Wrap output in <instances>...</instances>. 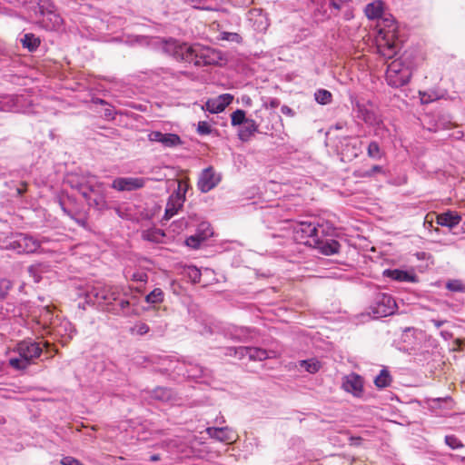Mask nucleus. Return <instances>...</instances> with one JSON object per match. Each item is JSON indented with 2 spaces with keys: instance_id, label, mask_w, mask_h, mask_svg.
Here are the masks:
<instances>
[{
  "instance_id": "f257e3e1",
  "label": "nucleus",
  "mask_w": 465,
  "mask_h": 465,
  "mask_svg": "<svg viewBox=\"0 0 465 465\" xmlns=\"http://www.w3.org/2000/svg\"><path fill=\"white\" fill-rule=\"evenodd\" d=\"M163 50L176 60L193 63L195 66L217 64L222 60L218 50L198 44L190 45L174 39L165 41Z\"/></svg>"
},
{
  "instance_id": "f03ea898",
  "label": "nucleus",
  "mask_w": 465,
  "mask_h": 465,
  "mask_svg": "<svg viewBox=\"0 0 465 465\" xmlns=\"http://www.w3.org/2000/svg\"><path fill=\"white\" fill-rule=\"evenodd\" d=\"M15 356L10 357L9 365L17 371H23L35 362L43 353V346L33 340H25L15 346Z\"/></svg>"
},
{
  "instance_id": "7ed1b4c3",
  "label": "nucleus",
  "mask_w": 465,
  "mask_h": 465,
  "mask_svg": "<svg viewBox=\"0 0 465 465\" xmlns=\"http://www.w3.org/2000/svg\"><path fill=\"white\" fill-rule=\"evenodd\" d=\"M122 292L124 296H129V293L124 292V289L120 286H106L97 284L87 290L86 299L89 302L99 304L104 303L107 305V308H109L115 304L114 302L118 301Z\"/></svg>"
},
{
  "instance_id": "20e7f679",
  "label": "nucleus",
  "mask_w": 465,
  "mask_h": 465,
  "mask_svg": "<svg viewBox=\"0 0 465 465\" xmlns=\"http://www.w3.org/2000/svg\"><path fill=\"white\" fill-rule=\"evenodd\" d=\"M411 75L412 71L411 67L405 64L401 59H395L388 64L386 81L393 88H399L407 84Z\"/></svg>"
},
{
  "instance_id": "39448f33",
  "label": "nucleus",
  "mask_w": 465,
  "mask_h": 465,
  "mask_svg": "<svg viewBox=\"0 0 465 465\" xmlns=\"http://www.w3.org/2000/svg\"><path fill=\"white\" fill-rule=\"evenodd\" d=\"M5 249L15 251L18 254H31L40 250V242L31 234L17 233Z\"/></svg>"
},
{
  "instance_id": "423d86ee",
  "label": "nucleus",
  "mask_w": 465,
  "mask_h": 465,
  "mask_svg": "<svg viewBox=\"0 0 465 465\" xmlns=\"http://www.w3.org/2000/svg\"><path fill=\"white\" fill-rule=\"evenodd\" d=\"M320 232H323L322 227H317L315 224L308 222H300L293 227L294 239L305 245L312 246L317 244V238Z\"/></svg>"
},
{
  "instance_id": "0eeeda50",
  "label": "nucleus",
  "mask_w": 465,
  "mask_h": 465,
  "mask_svg": "<svg viewBox=\"0 0 465 465\" xmlns=\"http://www.w3.org/2000/svg\"><path fill=\"white\" fill-rule=\"evenodd\" d=\"M396 308V302L391 295L380 292L375 296L372 304L370 306L369 313L373 318L378 319L393 314Z\"/></svg>"
},
{
  "instance_id": "6e6552de",
  "label": "nucleus",
  "mask_w": 465,
  "mask_h": 465,
  "mask_svg": "<svg viewBox=\"0 0 465 465\" xmlns=\"http://www.w3.org/2000/svg\"><path fill=\"white\" fill-rule=\"evenodd\" d=\"M37 24L48 31L59 30L63 25V19L53 9L46 8L45 5H38L35 11Z\"/></svg>"
},
{
  "instance_id": "1a4fd4ad",
  "label": "nucleus",
  "mask_w": 465,
  "mask_h": 465,
  "mask_svg": "<svg viewBox=\"0 0 465 465\" xmlns=\"http://www.w3.org/2000/svg\"><path fill=\"white\" fill-rule=\"evenodd\" d=\"M67 183L73 187L76 188L84 198L88 197V192H95L96 185L99 183L96 177L87 174L72 173L67 176Z\"/></svg>"
},
{
  "instance_id": "9d476101",
  "label": "nucleus",
  "mask_w": 465,
  "mask_h": 465,
  "mask_svg": "<svg viewBox=\"0 0 465 465\" xmlns=\"http://www.w3.org/2000/svg\"><path fill=\"white\" fill-rule=\"evenodd\" d=\"M230 351H233L234 355L238 356L240 359L248 357L252 361H263L268 358L272 357V354H274V351H267L266 350L257 348V347H238V348H230Z\"/></svg>"
},
{
  "instance_id": "9b49d317",
  "label": "nucleus",
  "mask_w": 465,
  "mask_h": 465,
  "mask_svg": "<svg viewBox=\"0 0 465 465\" xmlns=\"http://www.w3.org/2000/svg\"><path fill=\"white\" fill-rule=\"evenodd\" d=\"M362 142L356 138H344L341 143V155L344 162H351L361 153Z\"/></svg>"
},
{
  "instance_id": "f8f14e48",
  "label": "nucleus",
  "mask_w": 465,
  "mask_h": 465,
  "mask_svg": "<svg viewBox=\"0 0 465 465\" xmlns=\"http://www.w3.org/2000/svg\"><path fill=\"white\" fill-rule=\"evenodd\" d=\"M221 181V175L216 173L213 167H208L201 173L197 186L202 193H208Z\"/></svg>"
},
{
  "instance_id": "ddd939ff",
  "label": "nucleus",
  "mask_w": 465,
  "mask_h": 465,
  "mask_svg": "<svg viewBox=\"0 0 465 465\" xmlns=\"http://www.w3.org/2000/svg\"><path fill=\"white\" fill-rule=\"evenodd\" d=\"M52 331L54 335L62 338V342L65 344L74 337L75 329L68 320H55L50 322Z\"/></svg>"
},
{
  "instance_id": "4468645a",
  "label": "nucleus",
  "mask_w": 465,
  "mask_h": 465,
  "mask_svg": "<svg viewBox=\"0 0 465 465\" xmlns=\"http://www.w3.org/2000/svg\"><path fill=\"white\" fill-rule=\"evenodd\" d=\"M147 179L143 177H118L112 183V188L123 191H134L143 188Z\"/></svg>"
},
{
  "instance_id": "2eb2a0df",
  "label": "nucleus",
  "mask_w": 465,
  "mask_h": 465,
  "mask_svg": "<svg viewBox=\"0 0 465 465\" xmlns=\"http://www.w3.org/2000/svg\"><path fill=\"white\" fill-rule=\"evenodd\" d=\"M206 433L210 438L225 443H232L237 439L236 433L230 427H208Z\"/></svg>"
},
{
  "instance_id": "dca6fc26",
  "label": "nucleus",
  "mask_w": 465,
  "mask_h": 465,
  "mask_svg": "<svg viewBox=\"0 0 465 465\" xmlns=\"http://www.w3.org/2000/svg\"><path fill=\"white\" fill-rule=\"evenodd\" d=\"M233 100V96L230 94H223L215 98L209 99L203 106V110L211 114H218L223 112Z\"/></svg>"
},
{
  "instance_id": "f3484780",
  "label": "nucleus",
  "mask_w": 465,
  "mask_h": 465,
  "mask_svg": "<svg viewBox=\"0 0 465 465\" xmlns=\"http://www.w3.org/2000/svg\"><path fill=\"white\" fill-rule=\"evenodd\" d=\"M148 139L151 142H156L163 144L164 147H176L182 143L179 135L175 134H163L159 131H153L148 134Z\"/></svg>"
},
{
  "instance_id": "a211bd4d",
  "label": "nucleus",
  "mask_w": 465,
  "mask_h": 465,
  "mask_svg": "<svg viewBox=\"0 0 465 465\" xmlns=\"http://www.w3.org/2000/svg\"><path fill=\"white\" fill-rule=\"evenodd\" d=\"M342 388L346 391L352 393L354 396L359 397L361 395L363 391L362 378L356 373H351L345 376L342 382Z\"/></svg>"
},
{
  "instance_id": "6ab92c4d",
  "label": "nucleus",
  "mask_w": 465,
  "mask_h": 465,
  "mask_svg": "<svg viewBox=\"0 0 465 465\" xmlns=\"http://www.w3.org/2000/svg\"><path fill=\"white\" fill-rule=\"evenodd\" d=\"M184 201L185 197H181L179 193H172L166 203L163 219L170 220L183 207Z\"/></svg>"
},
{
  "instance_id": "aec40b11",
  "label": "nucleus",
  "mask_w": 465,
  "mask_h": 465,
  "mask_svg": "<svg viewBox=\"0 0 465 465\" xmlns=\"http://www.w3.org/2000/svg\"><path fill=\"white\" fill-rule=\"evenodd\" d=\"M354 110L357 117L364 121L366 124L371 125L379 124L375 113L368 106L367 104L357 101Z\"/></svg>"
},
{
  "instance_id": "412c9836",
  "label": "nucleus",
  "mask_w": 465,
  "mask_h": 465,
  "mask_svg": "<svg viewBox=\"0 0 465 465\" xmlns=\"http://www.w3.org/2000/svg\"><path fill=\"white\" fill-rule=\"evenodd\" d=\"M96 189L95 192H88V197L84 199L88 202L89 205L103 210L106 207L104 184L99 183L96 185Z\"/></svg>"
},
{
  "instance_id": "4be33fe9",
  "label": "nucleus",
  "mask_w": 465,
  "mask_h": 465,
  "mask_svg": "<svg viewBox=\"0 0 465 465\" xmlns=\"http://www.w3.org/2000/svg\"><path fill=\"white\" fill-rule=\"evenodd\" d=\"M337 16L329 7L327 0H319L312 13V17L316 23H322Z\"/></svg>"
},
{
  "instance_id": "5701e85b",
  "label": "nucleus",
  "mask_w": 465,
  "mask_h": 465,
  "mask_svg": "<svg viewBox=\"0 0 465 465\" xmlns=\"http://www.w3.org/2000/svg\"><path fill=\"white\" fill-rule=\"evenodd\" d=\"M134 307V303H132L130 300L123 299L117 304L107 308V310L114 315L131 316L136 314V310Z\"/></svg>"
},
{
  "instance_id": "b1692460",
  "label": "nucleus",
  "mask_w": 465,
  "mask_h": 465,
  "mask_svg": "<svg viewBox=\"0 0 465 465\" xmlns=\"http://www.w3.org/2000/svg\"><path fill=\"white\" fill-rule=\"evenodd\" d=\"M313 248L320 250L324 255H332L339 252L341 244L335 240H322L321 235L317 238V244L312 245Z\"/></svg>"
},
{
  "instance_id": "393cba45",
  "label": "nucleus",
  "mask_w": 465,
  "mask_h": 465,
  "mask_svg": "<svg viewBox=\"0 0 465 465\" xmlns=\"http://www.w3.org/2000/svg\"><path fill=\"white\" fill-rule=\"evenodd\" d=\"M383 276L391 278V280L402 282H416L417 276L414 273H411L407 271L399 269L390 270L387 269L383 272Z\"/></svg>"
},
{
  "instance_id": "a878e982",
  "label": "nucleus",
  "mask_w": 465,
  "mask_h": 465,
  "mask_svg": "<svg viewBox=\"0 0 465 465\" xmlns=\"http://www.w3.org/2000/svg\"><path fill=\"white\" fill-rule=\"evenodd\" d=\"M258 131V124L254 120L248 118L238 131V137L242 142H247Z\"/></svg>"
},
{
  "instance_id": "bb28decb",
  "label": "nucleus",
  "mask_w": 465,
  "mask_h": 465,
  "mask_svg": "<svg viewBox=\"0 0 465 465\" xmlns=\"http://www.w3.org/2000/svg\"><path fill=\"white\" fill-rule=\"evenodd\" d=\"M460 215L451 211H448L437 216V223L449 228L455 227L460 223Z\"/></svg>"
},
{
  "instance_id": "cd10ccee",
  "label": "nucleus",
  "mask_w": 465,
  "mask_h": 465,
  "mask_svg": "<svg viewBox=\"0 0 465 465\" xmlns=\"http://www.w3.org/2000/svg\"><path fill=\"white\" fill-rule=\"evenodd\" d=\"M186 376L189 379L202 381V379H206L211 376V371L197 364H190L186 370ZM205 381V380H203Z\"/></svg>"
},
{
  "instance_id": "c85d7f7f",
  "label": "nucleus",
  "mask_w": 465,
  "mask_h": 465,
  "mask_svg": "<svg viewBox=\"0 0 465 465\" xmlns=\"http://www.w3.org/2000/svg\"><path fill=\"white\" fill-rule=\"evenodd\" d=\"M384 6L381 0H375L369 3L364 9V13L369 19H378L383 14Z\"/></svg>"
},
{
  "instance_id": "c756f323",
  "label": "nucleus",
  "mask_w": 465,
  "mask_h": 465,
  "mask_svg": "<svg viewBox=\"0 0 465 465\" xmlns=\"http://www.w3.org/2000/svg\"><path fill=\"white\" fill-rule=\"evenodd\" d=\"M151 398L160 401H171L174 399L173 391L165 387H157L151 391Z\"/></svg>"
},
{
  "instance_id": "7c9ffc66",
  "label": "nucleus",
  "mask_w": 465,
  "mask_h": 465,
  "mask_svg": "<svg viewBox=\"0 0 465 465\" xmlns=\"http://www.w3.org/2000/svg\"><path fill=\"white\" fill-rule=\"evenodd\" d=\"M386 37V35L382 37L384 43L380 42L379 50L383 56L391 58L396 54V45L390 36H388V39Z\"/></svg>"
},
{
  "instance_id": "2f4dec72",
  "label": "nucleus",
  "mask_w": 465,
  "mask_h": 465,
  "mask_svg": "<svg viewBox=\"0 0 465 465\" xmlns=\"http://www.w3.org/2000/svg\"><path fill=\"white\" fill-rule=\"evenodd\" d=\"M19 101L17 95H0V111L9 112L16 109Z\"/></svg>"
},
{
  "instance_id": "473e14b6",
  "label": "nucleus",
  "mask_w": 465,
  "mask_h": 465,
  "mask_svg": "<svg viewBox=\"0 0 465 465\" xmlns=\"http://www.w3.org/2000/svg\"><path fill=\"white\" fill-rule=\"evenodd\" d=\"M23 46L27 48L30 52L35 51L40 45V38L34 34H25L21 40Z\"/></svg>"
},
{
  "instance_id": "72a5a7b5",
  "label": "nucleus",
  "mask_w": 465,
  "mask_h": 465,
  "mask_svg": "<svg viewBox=\"0 0 465 465\" xmlns=\"http://www.w3.org/2000/svg\"><path fill=\"white\" fill-rule=\"evenodd\" d=\"M391 383V376L390 372L385 369L381 370L380 374L377 375L376 378L374 379V384L376 385V387L380 389L386 388L390 386Z\"/></svg>"
},
{
  "instance_id": "f704fd0d",
  "label": "nucleus",
  "mask_w": 465,
  "mask_h": 465,
  "mask_svg": "<svg viewBox=\"0 0 465 465\" xmlns=\"http://www.w3.org/2000/svg\"><path fill=\"white\" fill-rule=\"evenodd\" d=\"M164 293L162 289L155 288L145 296V302L150 304H157L163 302Z\"/></svg>"
},
{
  "instance_id": "c9c22d12",
  "label": "nucleus",
  "mask_w": 465,
  "mask_h": 465,
  "mask_svg": "<svg viewBox=\"0 0 465 465\" xmlns=\"http://www.w3.org/2000/svg\"><path fill=\"white\" fill-rule=\"evenodd\" d=\"M316 102L320 104H329L332 101V94L330 91L325 89H319L314 94Z\"/></svg>"
},
{
  "instance_id": "e433bc0d",
  "label": "nucleus",
  "mask_w": 465,
  "mask_h": 465,
  "mask_svg": "<svg viewBox=\"0 0 465 465\" xmlns=\"http://www.w3.org/2000/svg\"><path fill=\"white\" fill-rule=\"evenodd\" d=\"M300 365L310 373H316L321 368L320 361L315 359L302 361Z\"/></svg>"
},
{
  "instance_id": "4c0bfd02",
  "label": "nucleus",
  "mask_w": 465,
  "mask_h": 465,
  "mask_svg": "<svg viewBox=\"0 0 465 465\" xmlns=\"http://www.w3.org/2000/svg\"><path fill=\"white\" fill-rule=\"evenodd\" d=\"M247 120H248V118H246V114L242 109H237L231 115V123H232V125H233V126L242 125Z\"/></svg>"
},
{
  "instance_id": "58836bf2",
  "label": "nucleus",
  "mask_w": 465,
  "mask_h": 465,
  "mask_svg": "<svg viewBox=\"0 0 465 465\" xmlns=\"http://www.w3.org/2000/svg\"><path fill=\"white\" fill-rule=\"evenodd\" d=\"M186 276L194 283L201 281V271L195 266H188L184 270Z\"/></svg>"
},
{
  "instance_id": "ea45409f",
  "label": "nucleus",
  "mask_w": 465,
  "mask_h": 465,
  "mask_svg": "<svg viewBox=\"0 0 465 465\" xmlns=\"http://www.w3.org/2000/svg\"><path fill=\"white\" fill-rule=\"evenodd\" d=\"M13 288V283L8 279H1L0 280V300H4L8 292Z\"/></svg>"
},
{
  "instance_id": "a19ab883",
  "label": "nucleus",
  "mask_w": 465,
  "mask_h": 465,
  "mask_svg": "<svg viewBox=\"0 0 465 465\" xmlns=\"http://www.w3.org/2000/svg\"><path fill=\"white\" fill-rule=\"evenodd\" d=\"M329 7L331 11L338 15L344 5L348 4L351 0H327Z\"/></svg>"
},
{
  "instance_id": "79ce46f5",
  "label": "nucleus",
  "mask_w": 465,
  "mask_h": 465,
  "mask_svg": "<svg viewBox=\"0 0 465 465\" xmlns=\"http://www.w3.org/2000/svg\"><path fill=\"white\" fill-rule=\"evenodd\" d=\"M368 156L373 159H380L381 157V150L380 146L377 142H371L368 150H367Z\"/></svg>"
},
{
  "instance_id": "37998d69",
  "label": "nucleus",
  "mask_w": 465,
  "mask_h": 465,
  "mask_svg": "<svg viewBox=\"0 0 465 465\" xmlns=\"http://www.w3.org/2000/svg\"><path fill=\"white\" fill-rule=\"evenodd\" d=\"M445 443L453 450L463 447L462 442L454 435H447L445 437Z\"/></svg>"
},
{
  "instance_id": "c03bdc74",
  "label": "nucleus",
  "mask_w": 465,
  "mask_h": 465,
  "mask_svg": "<svg viewBox=\"0 0 465 465\" xmlns=\"http://www.w3.org/2000/svg\"><path fill=\"white\" fill-rule=\"evenodd\" d=\"M446 288L451 292H464L465 286L460 280H450L446 283Z\"/></svg>"
},
{
  "instance_id": "a18cd8bd",
  "label": "nucleus",
  "mask_w": 465,
  "mask_h": 465,
  "mask_svg": "<svg viewBox=\"0 0 465 465\" xmlns=\"http://www.w3.org/2000/svg\"><path fill=\"white\" fill-rule=\"evenodd\" d=\"M205 239L204 237L199 236V235H192L188 237L185 241L186 245L193 248L198 249L200 247L201 242Z\"/></svg>"
},
{
  "instance_id": "49530a36",
  "label": "nucleus",
  "mask_w": 465,
  "mask_h": 465,
  "mask_svg": "<svg viewBox=\"0 0 465 465\" xmlns=\"http://www.w3.org/2000/svg\"><path fill=\"white\" fill-rule=\"evenodd\" d=\"M126 278L130 279L133 282H145L148 279V275L146 272L143 271H136L130 275H126Z\"/></svg>"
},
{
  "instance_id": "de8ad7c7",
  "label": "nucleus",
  "mask_w": 465,
  "mask_h": 465,
  "mask_svg": "<svg viewBox=\"0 0 465 465\" xmlns=\"http://www.w3.org/2000/svg\"><path fill=\"white\" fill-rule=\"evenodd\" d=\"M222 39L230 41V42H235V43H241L242 41V36L237 33H230V32H223L222 34Z\"/></svg>"
},
{
  "instance_id": "09e8293b",
  "label": "nucleus",
  "mask_w": 465,
  "mask_h": 465,
  "mask_svg": "<svg viewBox=\"0 0 465 465\" xmlns=\"http://www.w3.org/2000/svg\"><path fill=\"white\" fill-rule=\"evenodd\" d=\"M211 126L205 121H201L198 123L197 132L199 134L205 135L211 134Z\"/></svg>"
},
{
  "instance_id": "8fccbe9b",
  "label": "nucleus",
  "mask_w": 465,
  "mask_h": 465,
  "mask_svg": "<svg viewBox=\"0 0 465 465\" xmlns=\"http://www.w3.org/2000/svg\"><path fill=\"white\" fill-rule=\"evenodd\" d=\"M187 191V184L184 182H178L177 189L173 193H179L181 197H185V193Z\"/></svg>"
},
{
  "instance_id": "3c124183",
  "label": "nucleus",
  "mask_w": 465,
  "mask_h": 465,
  "mask_svg": "<svg viewBox=\"0 0 465 465\" xmlns=\"http://www.w3.org/2000/svg\"><path fill=\"white\" fill-rule=\"evenodd\" d=\"M62 465H82L76 459L72 457H64L61 460Z\"/></svg>"
},
{
  "instance_id": "603ef678",
  "label": "nucleus",
  "mask_w": 465,
  "mask_h": 465,
  "mask_svg": "<svg viewBox=\"0 0 465 465\" xmlns=\"http://www.w3.org/2000/svg\"><path fill=\"white\" fill-rule=\"evenodd\" d=\"M136 328L137 333L140 335L146 334L150 330L149 326L146 323H140L136 326Z\"/></svg>"
},
{
  "instance_id": "864d4df0",
  "label": "nucleus",
  "mask_w": 465,
  "mask_h": 465,
  "mask_svg": "<svg viewBox=\"0 0 465 465\" xmlns=\"http://www.w3.org/2000/svg\"><path fill=\"white\" fill-rule=\"evenodd\" d=\"M420 97L422 104H428L433 100L430 95H428L426 93L420 92Z\"/></svg>"
},
{
  "instance_id": "5fc2aeb1",
  "label": "nucleus",
  "mask_w": 465,
  "mask_h": 465,
  "mask_svg": "<svg viewBox=\"0 0 465 465\" xmlns=\"http://www.w3.org/2000/svg\"><path fill=\"white\" fill-rule=\"evenodd\" d=\"M381 172H382V167H381V166H380V165H374V166H372V168H371L370 171H368V172L366 173V175H367V176H371V175H373L374 173H381Z\"/></svg>"
},
{
  "instance_id": "6e6d98bb",
  "label": "nucleus",
  "mask_w": 465,
  "mask_h": 465,
  "mask_svg": "<svg viewBox=\"0 0 465 465\" xmlns=\"http://www.w3.org/2000/svg\"><path fill=\"white\" fill-rule=\"evenodd\" d=\"M281 112L283 114H286V115H290V116H293L294 113L292 111V108H290L289 106L287 105H283L282 106L281 108Z\"/></svg>"
},
{
  "instance_id": "4d7b16f0",
  "label": "nucleus",
  "mask_w": 465,
  "mask_h": 465,
  "mask_svg": "<svg viewBox=\"0 0 465 465\" xmlns=\"http://www.w3.org/2000/svg\"><path fill=\"white\" fill-rule=\"evenodd\" d=\"M350 442H351V445L358 446L361 442V437H351Z\"/></svg>"
},
{
  "instance_id": "13d9d810",
  "label": "nucleus",
  "mask_w": 465,
  "mask_h": 465,
  "mask_svg": "<svg viewBox=\"0 0 465 465\" xmlns=\"http://www.w3.org/2000/svg\"><path fill=\"white\" fill-rule=\"evenodd\" d=\"M431 322L434 324L436 328H440L444 324V321H439V320H431Z\"/></svg>"
},
{
  "instance_id": "bf43d9fd",
  "label": "nucleus",
  "mask_w": 465,
  "mask_h": 465,
  "mask_svg": "<svg viewBox=\"0 0 465 465\" xmlns=\"http://www.w3.org/2000/svg\"><path fill=\"white\" fill-rule=\"evenodd\" d=\"M74 220H75V222H76L79 225H81V226H83V227H84V226H85V224H86V222H85V220H84V219H74Z\"/></svg>"
},
{
  "instance_id": "052dcab7",
  "label": "nucleus",
  "mask_w": 465,
  "mask_h": 465,
  "mask_svg": "<svg viewBox=\"0 0 465 465\" xmlns=\"http://www.w3.org/2000/svg\"><path fill=\"white\" fill-rule=\"evenodd\" d=\"M37 241H39V242H40V246H41L43 243H45V242H49V240H48L46 237H45V236H42V237H41V238H39V239L37 238Z\"/></svg>"
},
{
  "instance_id": "680f3d73",
  "label": "nucleus",
  "mask_w": 465,
  "mask_h": 465,
  "mask_svg": "<svg viewBox=\"0 0 465 465\" xmlns=\"http://www.w3.org/2000/svg\"><path fill=\"white\" fill-rule=\"evenodd\" d=\"M160 460V456L158 454H153L150 457L151 461H157Z\"/></svg>"
},
{
  "instance_id": "e2e57ef3",
  "label": "nucleus",
  "mask_w": 465,
  "mask_h": 465,
  "mask_svg": "<svg viewBox=\"0 0 465 465\" xmlns=\"http://www.w3.org/2000/svg\"><path fill=\"white\" fill-rule=\"evenodd\" d=\"M194 6H195V7H198V8H201V9H204V10H212V8H211V7H209V6H204V5H202V6H200V5H199V6L194 5Z\"/></svg>"
},
{
  "instance_id": "0e129e2a",
  "label": "nucleus",
  "mask_w": 465,
  "mask_h": 465,
  "mask_svg": "<svg viewBox=\"0 0 465 465\" xmlns=\"http://www.w3.org/2000/svg\"><path fill=\"white\" fill-rule=\"evenodd\" d=\"M64 213H66L72 219H74V215L70 213H67L65 209H64Z\"/></svg>"
},
{
  "instance_id": "69168bd1",
  "label": "nucleus",
  "mask_w": 465,
  "mask_h": 465,
  "mask_svg": "<svg viewBox=\"0 0 465 465\" xmlns=\"http://www.w3.org/2000/svg\"><path fill=\"white\" fill-rule=\"evenodd\" d=\"M130 298H131V301H134V300H135L136 296H135V295L131 294V295H130Z\"/></svg>"
},
{
  "instance_id": "338daca9",
  "label": "nucleus",
  "mask_w": 465,
  "mask_h": 465,
  "mask_svg": "<svg viewBox=\"0 0 465 465\" xmlns=\"http://www.w3.org/2000/svg\"><path fill=\"white\" fill-rule=\"evenodd\" d=\"M250 102H251L250 97H247V100H245V103H246V104H249Z\"/></svg>"
},
{
  "instance_id": "774afa93",
  "label": "nucleus",
  "mask_w": 465,
  "mask_h": 465,
  "mask_svg": "<svg viewBox=\"0 0 465 465\" xmlns=\"http://www.w3.org/2000/svg\"><path fill=\"white\" fill-rule=\"evenodd\" d=\"M44 346L47 348L49 346V344L47 342H45Z\"/></svg>"
}]
</instances>
